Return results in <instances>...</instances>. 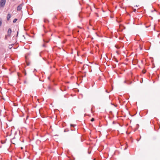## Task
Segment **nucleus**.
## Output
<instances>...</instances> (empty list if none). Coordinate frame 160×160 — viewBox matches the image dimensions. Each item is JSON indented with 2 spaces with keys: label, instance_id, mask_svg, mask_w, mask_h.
I'll use <instances>...</instances> for the list:
<instances>
[{
  "label": "nucleus",
  "instance_id": "1",
  "mask_svg": "<svg viewBox=\"0 0 160 160\" xmlns=\"http://www.w3.org/2000/svg\"><path fill=\"white\" fill-rule=\"evenodd\" d=\"M6 0H1L0 6L1 7H3L6 3Z\"/></svg>",
  "mask_w": 160,
  "mask_h": 160
},
{
  "label": "nucleus",
  "instance_id": "2",
  "mask_svg": "<svg viewBox=\"0 0 160 160\" xmlns=\"http://www.w3.org/2000/svg\"><path fill=\"white\" fill-rule=\"evenodd\" d=\"M23 5V4H21L19 5L17 8V10L18 11H20L22 8V6Z\"/></svg>",
  "mask_w": 160,
  "mask_h": 160
},
{
  "label": "nucleus",
  "instance_id": "3",
  "mask_svg": "<svg viewBox=\"0 0 160 160\" xmlns=\"http://www.w3.org/2000/svg\"><path fill=\"white\" fill-rule=\"evenodd\" d=\"M12 30L11 28L8 29V32H7L8 36V37L10 36L11 34L12 33Z\"/></svg>",
  "mask_w": 160,
  "mask_h": 160
},
{
  "label": "nucleus",
  "instance_id": "4",
  "mask_svg": "<svg viewBox=\"0 0 160 160\" xmlns=\"http://www.w3.org/2000/svg\"><path fill=\"white\" fill-rule=\"evenodd\" d=\"M11 18V15L10 14L8 13V14L7 18V20L8 21H9L10 19V18Z\"/></svg>",
  "mask_w": 160,
  "mask_h": 160
},
{
  "label": "nucleus",
  "instance_id": "5",
  "mask_svg": "<svg viewBox=\"0 0 160 160\" xmlns=\"http://www.w3.org/2000/svg\"><path fill=\"white\" fill-rule=\"evenodd\" d=\"M12 45H10L8 46V48L10 49H11L12 48Z\"/></svg>",
  "mask_w": 160,
  "mask_h": 160
},
{
  "label": "nucleus",
  "instance_id": "6",
  "mask_svg": "<svg viewBox=\"0 0 160 160\" xmlns=\"http://www.w3.org/2000/svg\"><path fill=\"white\" fill-rule=\"evenodd\" d=\"M17 21V18H15L14 19L13 21V23H15Z\"/></svg>",
  "mask_w": 160,
  "mask_h": 160
},
{
  "label": "nucleus",
  "instance_id": "7",
  "mask_svg": "<svg viewBox=\"0 0 160 160\" xmlns=\"http://www.w3.org/2000/svg\"><path fill=\"white\" fill-rule=\"evenodd\" d=\"M94 121V119L93 118H92L91 120V121L92 122H93Z\"/></svg>",
  "mask_w": 160,
  "mask_h": 160
},
{
  "label": "nucleus",
  "instance_id": "8",
  "mask_svg": "<svg viewBox=\"0 0 160 160\" xmlns=\"http://www.w3.org/2000/svg\"><path fill=\"white\" fill-rule=\"evenodd\" d=\"M8 36V35H6L5 36V39H7V37Z\"/></svg>",
  "mask_w": 160,
  "mask_h": 160
},
{
  "label": "nucleus",
  "instance_id": "9",
  "mask_svg": "<svg viewBox=\"0 0 160 160\" xmlns=\"http://www.w3.org/2000/svg\"><path fill=\"white\" fill-rule=\"evenodd\" d=\"M25 59H26V61H27V60L28 59V56H25Z\"/></svg>",
  "mask_w": 160,
  "mask_h": 160
},
{
  "label": "nucleus",
  "instance_id": "10",
  "mask_svg": "<svg viewBox=\"0 0 160 160\" xmlns=\"http://www.w3.org/2000/svg\"><path fill=\"white\" fill-rule=\"evenodd\" d=\"M2 21H0V27L2 25Z\"/></svg>",
  "mask_w": 160,
  "mask_h": 160
},
{
  "label": "nucleus",
  "instance_id": "11",
  "mask_svg": "<svg viewBox=\"0 0 160 160\" xmlns=\"http://www.w3.org/2000/svg\"><path fill=\"white\" fill-rule=\"evenodd\" d=\"M17 37L18 36V31H17Z\"/></svg>",
  "mask_w": 160,
  "mask_h": 160
},
{
  "label": "nucleus",
  "instance_id": "12",
  "mask_svg": "<svg viewBox=\"0 0 160 160\" xmlns=\"http://www.w3.org/2000/svg\"><path fill=\"white\" fill-rule=\"evenodd\" d=\"M71 126H73L74 127V125H73L71 124Z\"/></svg>",
  "mask_w": 160,
  "mask_h": 160
},
{
  "label": "nucleus",
  "instance_id": "13",
  "mask_svg": "<svg viewBox=\"0 0 160 160\" xmlns=\"http://www.w3.org/2000/svg\"><path fill=\"white\" fill-rule=\"evenodd\" d=\"M42 46H43V47H45V44H43L42 45Z\"/></svg>",
  "mask_w": 160,
  "mask_h": 160
},
{
  "label": "nucleus",
  "instance_id": "14",
  "mask_svg": "<svg viewBox=\"0 0 160 160\" xmlns=\"http://www.w3.org/2000/svg\"><path fill=\"white\" fill-rule=\"evenodd\" d=\"M106 92L108 93V92L107 90H106Z\"/></svg>",
  "mask_w": 160,
  "mask_h": 160
},
{
  "label": "nucleus",
  "instance_id": "15",
  "mask_svg": "<svg viewBox=\"0 0 160 160\" xmlns=\"http://www.w3.org/2000/svg\"><path fill=\"white\" fill-rule=\"evenodd\" d=\"M126 81H124V83H126Z\"/></svg>",
  "mask_w": 160,
  "mask_h": 160
},
{
  "label": "nucleus",
  "instance_id": "16",
  "mask_svg": "<svg viewBox=\"0 0 160 160\" xmlns=\"http://www.w3.org/2000/svg\"><path fill=\"white\" fill-rule=\"evenodd\" d=\"M126 148H125V149H126Z\"/></svg>",
  "mask_w": 160,
  "mask_h": 160
},
{
  "label": "nucleus",
  "instance_id": "17",
  "mask_svg": "<svg viewBox=\"0 0 160 160\" xmlns=\"http://www.w3.org/2000/svg\"><path fill=\"white\" fill-rule=\"evenodd\" d=\"M48 42V41H47V42Z\"/></svg>",
  "mask_w": 160,
  "mask_h": 160
}]
</instances>
